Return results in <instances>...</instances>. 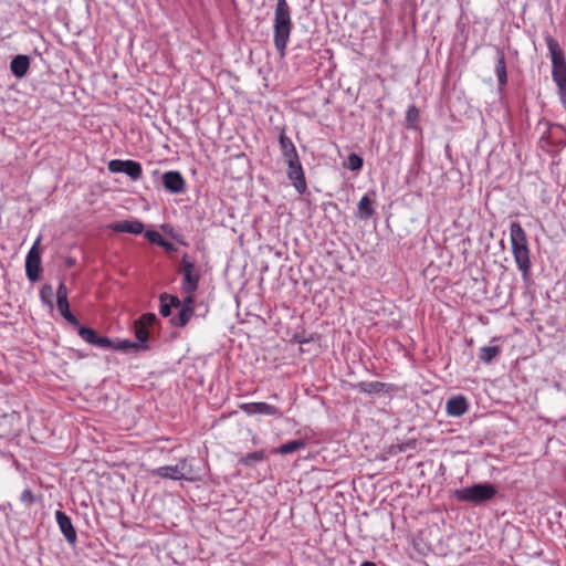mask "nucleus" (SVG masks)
<instances>
[{
  "instance_id": "obj_11",
  "label": "nucleus",
  "mask_w": 566,
  "mask_h": 566,
  "mask_svg": "<svg viewBox=\"0 0 566 566\" xmlns=\"http://www.w3.org/2000/svg\"><path fill=\"white\" fill-rule=\"evenodd\" d=\"M163 184L170 193H181L185 191V179L179 171L170 170L163 175Z\"/></svg>"
},
{
  "instance_id": "obj_21",
  "label": "nucleus",
  "mask_w": 566,
  "mask_h": 566,
  "mask_svg": "<svg viewBox=\"0 0 566 566\" xmlns=\"http://www.w3.org/2000/svg\"><path fill=\"white\" fill-rule=\"evenodd\" d=\"M123 174L127 175L133 180H138L142 177L143 169L139 163L127 159L124 161Z\"/></svg>"
},
{
  "instance_id": "obj_30",
  "label": "nucleus",
  "mask_w": 566,
  "mask_h": 566,
  "mask_svg": "<svg viewBox=\"0 0 566 566\" xmlns=\"http://www.w3.org/2000/svg\"><path fill=\"white\" fill-rule=\"evenodd\" d=\"M78 335L81 336V338L83 340H85L86 343L93 345L94 340L96 338L97 333L94 329L90 328V327L78 326Z\"/></svg>"
},
{
  "instance_id": "obj_15",
  "label": "nucleus",
  "mask_w": 566,
  "mask_h": 566,
  "mask_svg": "<svg viewBox=\"0 0 566 566\" xmlns=\"http://www.w3.org/2000/svg\"><path fill=\"white\" fill-rule=\"evenodd\" d=\"M30 67V59L28 55H17L12 59L10 63V70L12 74L18 77L22 78L27 75Z\"/></svg>"
},
{
  "instance_id": "obj_3",
  "label": "nucleus",
  "mask_w": 566,
  "mask_h": 566,
  "mask_svg": "<svg viewBox=\"0 0 566 566\" xmlns=\"http://www.w3.org/2000/svg\"><path fill=\"white\" fill-rule=\"evenodd\" d=\"M193 459L182 458L175 465H164L151 470V475L174 481L195 482L200 480L198 471L193 468Z\"/></svg>"
},
{
  "instance_id": "obj_1",
  "label": "nucleus",
  "mask_w": 566,
  "mask_h": 566,
  "mask_svg": "<svg viewBox=\"0 0 566 566\" xmlns=\"http://www.w3.org/2000/svg\"><path fill=\"white\" fill-rule=\"evenodd\" d=\"M510 241L516 266L523 280L527 281L531 276L532 269L528 240L526 232L518 222H512L510 224Z\"/></svg>"
},
{
  "instance_id": "obj_29",
  "label": "nucleus",
  "mask_w": 566,
  "mask_h": 566,
  "mask_svg": "<svg viewBox=\"0 0 566 566\" xmlns=\"http://www.w3.org/2000/svg\"><path fill=\"white\" fill-rule=\"evenodd\" d=\"M113 348L116 350L127 352V350H140V344H136V342H132L128 339L118 340L113 345Z\"/></svg>"
},
{
  "instance_id": "obj_24",
  "label": "nucleus",
  "mask_w": 566,
  "mask_h": 566,
  "mask_svg": "<svg viewBox=\"0 0 566 566\" xmlns=\"http://www.w3.org/2000/svg\"><path fill=\"white\" fill-rule=\"evenodd\" d=\"M264 459V452L263 451H254L251 453H248L239 460V463L251 467L254 463L261 462Z\"/></svg>"
},
{
  "instance_id": "obj_5",
  "label": "nucleus",
  "mask_w": 566,
  "mask_h": 566,
  "mask_svg": "<svg viewBox=\"0 0 566 566\" xmlns=\"http://www.w3.org/2000/svg\"><path fill=\"white\" fill-rule=\"evenodd\" d=\"M547 48L552 61V76L559 88L560 94H566V61L558 43L553 38L547 39Z\"/></svg>"
},
{
  "instance_id": "obj_18",
  "label": "nucleus",
  "mask_w": 566,
  "mask_h": 566,
  "mask_svg": "<svg viewBox=\"0 0 566 566\" xmlns=\"http://www.w3.org/2000/svg\"><path fill=\"white\" fill-rule=\"evenodd\" d=\"M357 216L359 219H369L374 214L373 200L367 196H363L358 202Z\"/></svg>"
},
{
  "instance_id": "obj_33",
  "label": "nucleus",
  "mask_w": 566,
  "mask_h": 566,
  "mask_svg": "<svg viewBox=\"0 0 566 566\" xmlns=\"http://www.w3.org/2000/svg\"><path fill=\"white\" fill-rule=\"evenodd\" d=\"M93 345L97 346L99 348L107 349V348H113L114 343L109 338L99 336L97 334Z\"/></svg>"
},
{
  "instance_id": "obj_14",
  "label": "nucleus",
  "mask_w": 566,
  "mask_h": 566,
  "mask_svg": "<svg viewBox=\"0 0 566 566\" xmlns=\"http://www.w3.org/2000/svg\"><path fill=\"white\" fill-rule=\"evenodd\" d=\"M469 408L468 401L463 396H455L447 401L446 410L451 417H460L467 412Z\"/></svg>"
},
{
  "instance_id": "obj_37",
  "label": "nucleus",
  "mask_w": 566,
  "mask_h": 566,
  "mask_svg": "<svg viewBox=\"0 0 566 566\" xmlns=\"http://www.w3.org/2000/svg\"><path fill=\"white\" fill-rule=\"evenodd\" d=\"M21 501L32 504L34 502L33 493L29 489L24 490L21 494Z\"/></svg>"
},
{
  "instance_id": "obj_32",
  "label": "nucleus",
  "mask_w": 566,
  "mask_h": 566,
  "mask_svg": "<svg viewBox=\"0 0 566 566\" xmlns=\"http://www.w3.org/2000/svg\"><path fill=\"white\" fill-rule=\"evenodd\" d=\"M185 294H186V296L182 301H180L179 307L189 308L193 312L195 311V302H196L195 293H185Z\"/></svg>"
},
{
  "instance_id": "obj_31",
  "label": "nucleus",
  "mask_w": 566,
  "mask_h": 566,
  "mask_svg": "<svg viewBox=\"0 0 566 566\" xmlns=\"http://www.w3.org/2000/svg\"><path fill=\"white\" fill-rule=\"evenodd\" d=\"M145 237L151 243H156L158 245H166V241L163 239L161 234L158 231L150 230L145 233Z\"/></svg>"
},
{
  "instance_id": "obj_16",
  "label": "nucleus",
  "mask_w": 566,
  "mask_h": 566,
  "mask_svg": "<svg viewBox=\"0 0 566 566\" xmlns=\"http://www.w3.org/2000/svg\"><path fill=\"white\" fill-rule=\"evenodd\" d=\"M159 300H160L159 313L164 317L170 316L172 307H179L180 306V300L177 296H175V295H169L167 293H163L159 296Z\"/></svg>"
},
{
  "instance_id": "obj_9",
  "label": "nucleus",
  "mask_w": 566,
  "mask_h": 566,
  "mask_svg": "<svg viewBox=\"0 0 566 566\" xmlns=\"http://www.w3.org/2000/svg\"><path fill=\"white\" fill-rule=\"evenodd\" d=\"M240 409L248 416L265 415L276 418L282 417L280 409L268 402H245L240 406Z\"/></svg>"
},
{
  "instance_id": "obj_28",
  "label": "nucleus",
  "mask_w": 566,
  "mask_h": 566,
  "mask_svg": "<svg viewBox=\"0 0 566 566\" xmlns=\"http://www.w3.org/2000/svg\"><path fill=\"white\" fill-rule=\"evenodd\" d=\"M53 287L50 284H44L40 290V298L41 301L48 305L50 308H53Z\"/></svg>"
},
{
  "instance_id": "obj_2",
  "label": "nucleus",
  "mask_w": 566,
  "mask_h": 566,
  "mask_svg": "<svg viewBox=\"0 0 566 566\" xmlns=\"http://www.w3.org/2000/svg\"><path fill=\"white\" fill-rule=\"evenodd\" d=\"M292 29L290 6L286 0H277L273 21V42L281 57H284L286 54Z\"/></svg>"
},
{
  "instance_id": "obj_4",
  "label": "nucleus",
  "mask_w": 566,
  "mask_h": 566,
  "mask_svg": "<svg viewBox=\"0 0 566 566\" xmlns=\"http://www.w3.org/2000/svg\"><path fill=\"white\" fill-rule=\"evenodd\" d=\"M497 493L496 488L491 483H478L471 486L454 490L452 496L459 502L482 504L492 500Z\"/></svg>"
},
{
  "instance_id": "obj_6",
  "label": "nucleus",
  "mask_w": 566,
  "mask_h": 566,
  "mask_svg": "<svg viewBox=\"0 0 566 566\" xmlns=\"http://www.w3.org/2000/svg\"><path fill=\"white\" fill-rule=\"evenodd\" d=\"M179 272L182 275L181 291L182 293H195L199 286L200 274L195 262L187 254L181 259Z\"/></svg>"
},
{
  "instance_id": "obj_10",
  "label": "nucleus",
  "mask_w": 566,
  "mask_h": 566,
  "mask_svg": "<svg viewBox=\"0 0 566 566\" xmlns=\"http://www.w3.org/2000/svg\"><path fill=\"white\" fill-rule=\"evenodd\" d=\"M55 521L66 542L71 545H74L76 543L77 536L71 517L65 512L57 510L55 512Z\"/></svg>"
},
{
  "instance_id": "obj_22",
  "label": "nucleus",
  "mask_w": 566,
  "mask_h": 566,
  "mask_svg": "<svg viewBox=\"0 0 566 566\" xmlns=\"http://www.w3.org/2000/svg\"><path fill=\"white\" fill-rule=\"evenodd\" d=\"M178 315L171 318V324L176 327H184L193 315V312L189 308L178 307Z\"/></svg>"
},
{
  "instance_id": "obj_41",
  "label": "nucleus",
  "mask_w": 566,
  "mask_h": 566,
  "mask_svg": "<svg viewBox=\"0 0 566 566\" xmlns=\"http://www.w3.org/2000/svg\"><path fill=\"white\" fill-rule=\"evenodd\" d=\"M360 566H376V565L371 562H364V563H361Z\"/></svg>"
},
{
  "instance_id": "obj_17",
  "label": "nucleus",
  "mask_w": 566,
  "mask_h": 566,
  "mask_svg": "<svg viewBox=\"0 0 566 566\" xmlns=\"http://www.w3.org/2000/svg\"><path fill=\"white\" fill-rule=\"evenodd\" d=\"M495 74L497 76L500 86H505L507 83L506 64L504 53L501 50H497L496 52Z\"/></svg>"
},
{
  "instance_id": "obj_34",
  "label": "nucleus",
  "mask_w": 566,
  "mask_h": 566,
  "mask_svg": "<svg viewBox=\"0 0 566 566\" xmlns=\"http://www.w3.org/2000/svg\"><path fill=\"white\" fill-rule=\"evenodd\" d=\"M124 161L120 159H114L108 163V170L111 172L117 174L124 171Z\"/></svg>"
},
{
  "instance_id": "obj_38",
  "label": "nucleus",
  "mask_w": 566,
  "mask_h": 566,
  "mask_svg": "<svg viewBox=\"0 0 566 566\" xmlns=\"http://www.w3.org/2000/svg\"><path fill=\"white\" fill-rule=\"evenodd\" d=\"M57 310L62 314H66L70 311L69 301H56Z\"/></svg>"
},
{
  "instance_id": "obj_42",
  "label": "nucleus",
  "mask_w": 566,
  "mask_h": 566,
  "mask_svg": "<svg viewBox=\"0 0 566 566\" xmlns=\"http://www.w3.org/2000/svg\"><path fill=\"white\" fill-rule=\"evenodd\" d=\"M163 247H164L165 249H167V250H171V249H172V244H171V243H169V242H167V241H166V245H163Z\"/></svg>"
},
{
  "instance_id": "obj_40",
  "label": "nucleus",
  "mask_w": 566,
  "mask_h": 566,
  "mask_svg": "<svg viewBox=\"0 0 566 566\" xmlns=\"http://www.w3.org/2000/svg\"><path fill=\"white\" fill-rule=\"evenodd\" d=\"M65 264L67 268H73L76 264V260L70 256L65 260Z\"/></svg>"
},
{
  "instance_id": "obj_27",
  "label": "nucleus",
  "mask_w": 566,
  "mask_h": 566,
  "mask_svg": "<svg viewBox=\"0 0 566 566\" xmlns=\"http://www.w3.org/2000/svg\"><path fill=\"white\" fill-rule=\"evenodd\" d=\"M363 165H364L363 158L359 155L354 154V153L347 157V160L345 163V167L347 169H349L350 171L360 170Z\"/></svg>"
},
{
  "instance_id": "obj_39",
  "label": "nucleus",
  "mask_w": 566,
  "mask_h": 566,
  "mask_svg": "<svg viewBox=\"0 0 566 566\" xmlns=\"http://www.w3.org/2000/svg\"><path fill=\"white\" fill-rule=\"evenodd\" d=\"M62 316L72 325L78 326V319L69 311L66 314H62Z\"/></svg>"
},
{
  "instance_id": "obj_35",
  "label": "nucleus",
  "mask_w": 566,
  "mask_h": 566,
  "mask_svg": "<svg viewBox=\"0 0 566 566\" xmlns=\"http://www.w3.org/2000/svg\"><path fill=\"white\" fill-rule=\"evenodd\" d=\"M155 321H156V315L154 313H146V314L142 315L138 321H136V323H138L145 327H148Z\"/></svg>"
},
{
  "instance_id": "obj_36",
  "label": "nucleus",
  "mask_w": 566,
  "mask_h": 566,
  "mask_svg": "<svg viewBox=\"0 0 566 566\" xmlns=\"http://www.w3.org/2000/svg\"><path fill=\"white\" fill-rule=\"evenodd\" d=\"M57 301H67V287L61 282L56 291Z\"/></svg>"
},
{
  "instance_id": "obj_12",
  "label": "nucleus",
  "mask_w": 566,
  "mask_h": 566,
  "mask_svg": "<svg viewBox=\"0 0 566 566\" xmlns=\"http://www.w3.org/2000/svg\"><path fill=\"white\" fill-rule=\"evenodd\" d=\"M279 144H280V149H281V154L283 156V158L285 159V163H291V161H296L297 159H300V156L297 154V150L293 144V142L291 140V138H289L284 132H282L279 136Z\"/></svg>"
},
{
  "instance_id": "obj_13",
  "label": "nucleus",
  "mask_w": 566,
  "mask_h": 566,
  "mask_svg": "<svg viewBox=\"0 0 566 566\" xmlns=\"http://www.w3.org/2000/svg\"><path fill=\"white\" fill-rule=\"evenodd\" d=\"M112 230L120 233L140 234L144 231V224L139 220H124L109 226Z\"/></svg>"
},
{
  "instance_id": "obj_23",
  "label": "nucleus",
  "mask_w": 566,
  "mask_h": 566,
  "mask_svg": "<svg viewBox=\"0 0 566 566\" xmlns=\"http://www.w3.org/2000/svg\"><path fill=\"white\" fill-rule=\"evenodd\" d=\"M500 354V348L497 346H484L480 349L479 358L483 363H491L493 358H495Z\"/></svg>"
},
{
  "instance_id": "obj_25",
  "label": "nucleus",
  "mask_w": 566,
  "mask_h": 566,
  "mask_svg": "<svg viewBox=\"0 0 566 566\" xmlns=\"http://www.w3.org/2000/svg\"><path fill=\"white\" fill-rule=\"evenodd\" d=\"M134 328H135V336L137 338L136 344H140V349H146L147 348L146 342L148 339L147 327L135 322Z\"/></svg>"
},
{
  "instance_id": "obj_7",
  "label": "nucleus",
  "mask_w": 566,
  "mask_h": 566,
  "mask_svg": "<svg viewBox=\"0 0 566 566\" xmlns=\"http://www.w3.org/2000/svg\"><path fill=\"white\" fill-rule=\"evenodd\" d=\"M39 242L40 239H38L34 242L33 247L28 252L25 259V274L31 282H36L40 279L41 258L39 252L36 251V245L39 244Z\"/></svg>"
},
{
  "instance_id": "obj_26",
  "label": "nucleus",
  "mask_w": 566,
  "mask_h": 566,
  "mask_svg": "<svg viewBox=\"0 0 566 566\" xmlns=\"http://www.w3.org/2000/svg\"><path fill=\"white\" fill-rule=\"evenodd\" d=\"M419 111L415 105L408 107L406 112V120L408 128H417L419 122Z\"/></svg>"
},
{
  "instance_id": "obj_19",
  "label": "nucleus",
  "mask_w": 566,
  "mask_h": 566,
  "mask_svg": "<svg viewBox=\"0 0 566 566\" xmlns=\"http://www.w3.org/2000/svg\"><path fill=\"white\" fill-rule=\"evenodd\" d=\"M306 447V442L303 439L287 441L280 446L275 452L282 455L294 453Z\"/></svg>"
},
{
  "instance_id": "obj_8",
  "label": "nucleus",
  "mask_w": 566,
  "mask_h": 566,
  "mask_svg": "<svg viewBox=\"0 0 566 566\" xmlns=\"http://www.w3.org/2000/svg\"><path fill=\"white\" fill-rule=\"evenodd\" d=\"M287 178L292 181L294 188L300 195H303L307 189V184L301 160L287 163Z\"/></svg>"
},
{
  "instance_id": "obj_20",
  "label": "nucleus",
  "mask_w": 566,
  "mask_h": 566,
  "mask_svg": "<svg viewBox=\"0 0 566 566\" xmlns=\"http://www.w3.org/2000/svg\"><path fill=\"white\" fill-rule=\"evenodd\" d=\"M360 392L379 394L385 391L387 384L380 381H361L357 385Z\"/></svg>"
}]
</instances>
